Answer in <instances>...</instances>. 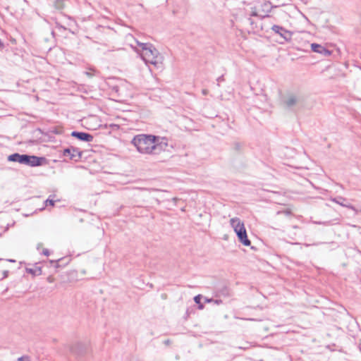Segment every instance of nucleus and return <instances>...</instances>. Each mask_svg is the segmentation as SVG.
Segmentation results:
<instances>
[{"mask_svg":"<svg viewBox=\"0 0 361 361\" xmlns=\"http://www.w3.org/2000/svg\"><path fill=\"white\" fill-rule=\"evenodd\" d=\"M137 151L145 155H157L165 151L168 141L165 137L152 134H139L131 140Z\"/></svg>","mask_w":361,"mask_h":361,"instance_id":"nucleus-1","label":"nucleus"},{"mask_svg":"<svg viewBox=\"0 0 361 361\" xmlns=\"http://www.w3.org/2000/svg\"><path fill=\"white\" fill-rule=\"evenodd\" d=\"M55 7L58 9H61L64 7V2L63 0H56L55 1Z\"/></svg>","mask_w":361,"mask_h":361,"instance_id":"nucleus-12","label":"nucleus"},{"mask_svg":"<svg viewBox=\"0 0 361 361\" xmlns=\"http://www.w3.org/2000/svg\"><path fill=\"white\" fill-rule=\"evenodd\" d=\"M202 94H204V95H207V94H208V90H207L204 89V90H202Z\"/></svg>","mask_w":361,"mask_h":361,"instance_id":"nucleus-16","label":"nucleus"},{"mask_svg":"<svg viewBox=\"0 0 361 361\" xmlns=\"http://www.w3.org/2000/svg\"><path fill=\"white\" fill-rule=\"evenodd\" d=\"M8 161L18 162L25 164L27 160V154H19L18 153L13 154L8 157Z\"/></svg>","mask_w":361,"mask_h":361,"instance_id":"nucleus-8","label":"nucleus"},{"mask_svg":"<svg viewBox=\"0 0 361 361\" xmlns=\"http://www.w3.org/2000/svg\"><path fill=\"white\" fill-rule=\"evenodd\" d=\"M54 200L53 199H51V198H48L47 200H46V205H51V206H54Z\"/></svg>","mask_w":361,"mask_h":361,"instance_id":"nucleus-13","label":"nucleus"},{"mask_svg":"<svg viewBox=\"0 0 361 361\" xmlns=\"http://www.w3.org/2000/svg\"><path fill=\"white\" fill-rule=\"evenodd\" d=\"M297 97L294 94H288L284 99V103L288 107L294 106L297 103Z\"/></svg>","mask_w":361,"mask_h":361,"instance_id":"nucleus-10","label":"nucleus"},{"mask_svg":"<svg viewBox=\"0 0 361 361\" xmlns=\"http://www.w3.org/2000/svg\"><path fill=\"white\" fill-rule=\"evenodd\" d=\"M17 361H30V357L28 356H22L20 357H18Z\"/></svg>","mask_w":361,"mask_h":361,"instance_id":"nucleus-14","label":"nucleus"},{"mask_svg":"<svg viewBox=\"0 0 361 361\" xmlns=\"http://www.w3.org/2000/svg\"><path fill=\"white\" fill-rule=\"evenodd\" d=\"M70 153H71V149H66L64 150V154H70Z\"/></svg>","mask_w":361,"mask_h":361,"instance_id":"nucleus-17","label":"nucleus"},{"mask_svg":"<svg viewBox=\"0 0 361 361\" xmlns=\"http://www.w3.org/2000/svg\"><path fill=\"white\" fill-rule=\"evenodd\" d=\"M206 301L209 302L211 301V300L207 299Z\"/></svg>","mask_w":361,"mask_h":361,"instance_id":"nucleus-20","label":"nucleus"},{"mask_svg":"<svg viewBox=\"0 0 361 361\" xmlns=\"http://www.w3.org/2000/svg\"><path fill=\"white\" fill-rule=\"evenodd\" d=\"M135 43L140 48L131 47L134 50L140 54L141 58L146 63H150L154 66H159L163 63L164 56L159 51L149 43H142L135 39Z\"/></svg>","mask_w":361,"mask_h":361,"instance_id":"nucleus-2","label":"nucleus"},{"mask_svg":"<svg viewBox=\"0 0 361 361\" xmlns=\"http://www.w3.org/2000/svg\"><path fill=\"white\" fill-rule=\"evenodd\" d=\"M200 300H201V295H196L195 298H194V300L195 302L199 305L198 306V308L200 310H202L204 308V305L200 302Z\"/></svg>","mask_w":361,"mask_h":361,"instance_id":"nucleus-11","label":"nucleus"},{"mask_svg":"<svg viewBox=\"0 0 361 361\" xmlns=\"http://www.w3.org/2000/svg\"><path fill=\"white\" fill-rule=\"evenodd\" d=\"M230 225L236 233L238 240L245 246H250L251 242L247 238L244 222L238 217H233L230 219Z\"/></svg>","mask_w":361,"mask_h":361,"instance_id":"nucleus-3","label":"nucleus"},{"mask_svg":"<svg viewBox=\"0 0 361 361\" xmlns=\"http://www.w3.org/2000/svg\"><path fill=\"white\" fill-rule=\"evenodd\" d=\"M331 201L340 204L341 206L349 208V209L353 210L355 213H357L358 212L357 209L355 207L351 205L350 204H346L345 203L346 200L344 197H338L336 198H332Z\"/></svg>","mask_w":361,"mask_h":361,"instance_id":"nucleus-9","label":"nucleus"},{"mask_svg":"<svg viewBox=\"0 0 361 361\" xmlns=\"http://www.w3.org/2000/svg\"><path fill=\"white\" fill-rule=\"evenodd\" d=\"M42 160L43 158H39L35 156L27 155V160L25 161V164L31 166H40L42 164Z\"/></svg>","mask_w":361,"mask_h":361,"instance_id":"nucleus-6","label":"nucleus"},{"mask_svg":"<svg viewBox=\"0 0 361 361\" xmlns=\"http://www.w3.org/2000/svg\"><path fill=\"white\" fill-rule=\"evenodd\" d=\"M71 135L73 137H77L78 139L86 141V142H91L93 139L92 135L90 134L86 133H82V132H76L73 131L71 133Z\"/></svg>","mask_w":361,"mask_h":361,"instance_id":"nucleus-7","label":"nucleus"},{"mask_svg":"<svg viewBox=\"0 0 361 361\" xmlns=\"http://www.w3.org/2000/svg\"><path fill=\"white\" fill-rule=\"evenodd\" d=\"M360 212H361V210H360Z\"/></svg>","mask_w":361,"mask_h":361,"instance_id":"nucleus-21","label":"nucleus"},{"mask_svg":"<svg viewBox=\"0 0 361 361\" xmlns=\"http://www.w3.org/2000/svg\"><path fill=\"white\" fill-rule=\"evenodd\" d=\"M311 48L314 52L322 54L326 56H330L331 54V51L326 49L325 47L318 44L312 43L311 44Z\"/></svg>","mask_w":361,"mask_h":361,"instance_id":"nucleus-5","label":"nucleus"},{"mask_svg":"<svg viewBox=\"0 0 361 361\" xmlns=\"http://www.w3.org/2000/svg\"><path fill=\"white\" fill-rule=\"evenodd\" d=\"M8 261H9V262H15V260H13V259H9Z\"/></svg>","mask_w":361,"mask_h":361,"instance_id":"nucleus-19","label":"nucleus"},{"mask_svg":"<svg viewBox=\"0 0 361 361\" xmlns=\"http://www.w3.org/2000/svg\"><path fill=\"white\" fill-rule=\"evenodd\" d=\"M4 47L3 42L0 40V49H1Z\"/></svg>","mask_w":361,"mask_h":361,"instance_id":"nucleus-18","label":"nucleus"},{"mask_svg":"<svg viewBox=\"0 0 361 361\" xmlns=\"http://www.w3.org/2000/svg\"><path fill=\"white\" fill-rule=\"evenodd\" d=\"M43 254L46 256H48L49 255V251L47 249H44Z\"/></svg>","mask_w":361,"mask_h":361,"instance_id":"nucleus-15","label":"nucleus"},{"mask_svg":"<svg viewBox=\"0 0 361 361\" xmlns=\"http://www.w3.org/2000/svg\"><path fill=\"white\" fill-rule=\"evenodd\" d=\"M271 30L286 42H289L292 39V32L286 30L283 27L274 25L272 26Z\"/></svg>","mask_w":361,"mask_h":361,"instance_id":"nucleus-4","label":"nucleus"}]
</instances>
